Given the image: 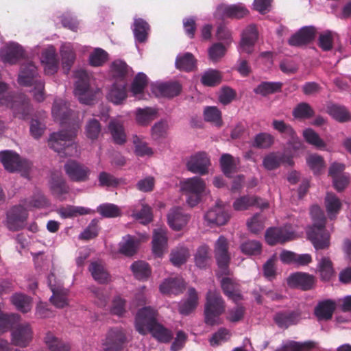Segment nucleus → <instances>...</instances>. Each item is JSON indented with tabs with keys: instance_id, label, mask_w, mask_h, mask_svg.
Instances as JSON below:
<instances>
[{
	"instance_id": "obj_1",
	"label": "nucleus",
	"mask_w": 351,
	"mask_h": 351,
	"mask_svg": "<svg viewBox=\"0 0 351 351\" xmlns=\"http://www.w3.org/2000/svg\"><path fill=\"white\" fill-rule=\"evenodd\" d=\"M51 114L56 122L61 125L68 124L71 129L69 131L62 130L53 133L49 140V147L61 156H73L77 155V145L73 143V141L80 128V124L72 121L70 118L71 112L67 103L61 98L55 99Z\"/></svg>"
},
{
	"instance_id": "obj_2",
	"label": "nucleus",
	"mask_w": 351,
	"mask_h": 351,
	"mask_svg": "<svg viewBox=\"0 0 351 351\" xmlns=\"http://www.w3.org/2000/svg\"><path fill=\"white\" fill-rule=\"evenodd\" d=\"M157 311L151 306L139 309L135 317L136 330L142 335L150 332L159 341L167 342L171 339L172 333L157 322Z\"/></svg>"
},
{
	"instance_id": "obj_3",
	"label": "nucleus",
	"mask_w": 351,
	"mask_h": 351,
	"mask_svg": "<svg viewBox=\"0 0 351 351\" xmlns=\"http://www.w3.org/2000/svg\"><path fill=\"white\" fill-rule=\"evenodd\" d=\"M47 205L48 202L41 193H35L29 199L25 200L22 206H15L8 212L7 216L8 228L13 231L20 230L25 225L27 217V209L43 208Z\"/></svg>"
},
{
	"instance_id": "obj_4",
	"label": "nucleus",
	"mask_w": 351,
	"mask_h": 351,
	"mask_svg": "<svg viewBox=\"0 0 351 351\" xmlns=\"http://www.w3.org/2000/svg\"><path fill=\"white\" fill-rule=\"evenodd\" d=\"M313 225L306 230L308 239L316 250L325 249L330 245V234L325 228L326 218L319 206H313L311 209Z\"/></svg>"
},
{
	"instance_id": "obj_5",
	"label": "nucleus",
	"mask_w": 351,
	"mask_h": 351,
	"mask_svg": "<svg viewBox=\"0 0 351 351\" xmlns=\"http://www.w3.org/2000/svg\"><path fill=\"white\" fill-rule=\"evenodd\" d=\"M18 82L21 86H34L31 91L37 101L40 102L45 99L44 84L37 79V69L32 62H27L22 64Z\"/></svg>"
},
{
	"instance_id": "obj_6",
	"label": "nucleus",
	"mask_w": 351,
	"mask_h": 351,
	"mask_svg": "<svg viewBox=\"0 0 351 351\" xmlns=\"http://www.w3.org/2000/svg\"><path fill=\"white\" fill-rule=\"evenodd\" d=\"M0 106L10 108L16 117L25 119L30 111L29 101L25 97H14L8 91L6 84L0 82Z\"/></svg>"
},
{
	"instance_id": "obj_7",
	"label": "nucleus",
	"mask_w": 351,
	"mask_h": 351,
	"mask_svg": "<svg viewBox=\"0 0 351 351\" xmlns=\"http://www.w3.org/2000/svg\"><path fill=\"white\" fill-rule=\"evenodd\" d=\"M206 299L205 323L210 326L222 324L223 320L220 316L225 311V304L219 293L216 291L210 290L206 294Z\"/></svg>"
},
{
	"instance_id": "obj_8",
	"label": "nucleus",
	"mask_w": 351,
	"mask_h": 351,
	"mask_svg": "<svg viewBox=\"0 0 351 351\" xmlns=\"http://www.w3.org/2000/svg\"><path fill=\"white\" fill-rule=\"evenodd\" d=\"M180 188L186 197V203L191 207L197 205L206 191L205 182L197 176L180 181Z\"/></svg>"
},
{
	"instance_id": "obj_9",
	"label": "nucleus",
	"mask_w": 351,
	"mask_h": 351,
	"mask_svg": "<svg viewBox=\"0 0 351 351\" xmlns=\"http://www.w3.org/2000/svg\"><path fill=\"white\" fill-rule=\"evenodd\" d=\"M77 79L74 90L75 95L79 101L84 104H92L97 98L99 90L90 86V76L84 70H79L75 73Z\"/></svg>"
},
{
	"instance_id": "obj_10",
	"label": "nucleus",
	"mask_w": 351,
	"mask_h": 351,
	"mask_svg": "<svg viewBox=\"0 0 351 351\" xmlns=\"http://www.w3.org/2000/svg\"><path fill=\"white\" fill-rule=\"evenodd\" d=\"M0 160L5 170L9 172L20 171L25 173L32 167L29 160L21 159L19 154L9 150L0 152Z\"/></svg>"
},
{
	"instance_id": "obj_11",
	"label": "nucleus",
	"mask_w": 351,
	"mask_h": 351,
	"mask_svg": "<svg viewBox=\"0 0 351 351\" xmlns=\"http://www.w3.org/2000/svg\"><path fill=\"white\" fill-rule=\"evenodd\" d=\"M124 330L121 328L110 329L102 339L99 351H117L126 341Z\"/></svg>"
},
{
	"instance_id": "obj_12",
	"label": "nucleus",
	"mask_w": 351,
	"mask_h": 351,
	"mask_svg": "<svg viewBox=\"0 0 351 351\" xmlns=\"http://www.w3.org/2000/svg\"><path fill=\"white\" fill-rule=\"evenodd\" d=\"M48 285L53 293L50 298L51 302L57 308H64L69 304L68 290L63 288L61 283L56 280L55 275L51 273L48 276Z\"/></svg>"
},
{
	"instance_id": "obj_13",
	"label": "nucleus",
	"mask_w": 351,
	"mask_h": 351,
	"mask_svg": "<svg viewBox=\"0 0 351 351\" xmlns=\"http://www.w3.org/2000/svg\"><path fill=\"white\" fill-rule=\"evenodd\" d=\"M215 254L221 272L228 275L229 274L228 266L230 255L228 252L227 239L223 236H220L215 244Z\"/></svg>"
},
{
	"instance_id": "obj_14",
	"label": "nucleus",
	"mask_w": 351,
	"mask_h": 351,
	"mask_svg": "<svg viewBox=\"0 0 351 351\" xmlns=\"http://www.w3.org/2000/svg\"><path fill=\"white\" fill-rule=\"evenodd\" d=\"M293 237L294 232L287 226L283 228H270L265 234V241L270 245L285 243Z\"/></svg>"
},
{
	"instance_id": "obj_15",
	"label": "nucleus",
	"mask_w": 351,
	"mask_h": 351,
	"mask_svg": "<svg viewBox=\"0 0 351 351\" xmlns=\"http://www.w3.org/2000/svg\"><path fill=\"white\" fill-rule=\"evenodd\" d=\"M148 239L149 234L147 233L139 234L138 236L126 235L119 243V252L125 256H132L136 252L139 244Z\"/></svg>"
},
{
	"instance_id": "obj_16",
	"label": "nucleus",
	"mask_w": 351,
	"mask_h": 351,
	"mask_svg": "<svg viewBox=\"0 0 351 351\" xmlns=\"http://www.w3.org/2000/svg\"><path fill=\"white\" fill-rule=\"evenodd\" d=\"M128 97L127 82H113L107 89L106 98L114 105L123 104Z\"/></svg>"
},
{
	"instance_id": "obj_17",
	"label": "nucleus",
	"mask_w": 351,
	"mask_h": 351,
	"mask_svg": "<svg viewBox=\"0 0 351 351\" xmlns=\"http://www.w3.org/2000/svg\"><path fill=\"white\" fill-rule=\"evenodd\" d=\"M210 165L208 155L204 152H199L189 158L186 167L188 170L193 173L205 175L208 171Z\"/></svg>"
},
{
	"instance_id": "obj_18",
	"label": "nucleus",
	"mask_w": 351,
	"mask_h": 351,
	"mask_svg": "<svg viewBox=\"0 0 351 351\" xmlns=\"http://www.w3.org/2000/svg\"><path fill=\"white\" fill-rule=\"evenodd\" d=\"M258 39V31L254 25L247 26L241 34L238 50L240 53L250 54L254 51V45Z\"/></svg>"
},
{
	"instance_id": "obj_19",
	"label": "nucleus",
	"mask_w": 351,
	"mask_h": 351,
	"mask_svg": "<svg viewBox=\"0 0 351 351\" xmlns=\"http://www.w3.org/2000/svg\"><path fill=\"white\" fill-rule=\"evenodd\" d=\"M230 215L224 206L217 204L211 208L205 215L204 219L208 225L223 226L229 220Z\"/></svg>"
},
{
	"instance_id": "obj_20",
	"label": "nucleus",
	"mask_w": 351,
	"mask_h": 351,
	"mask_svg": "<svg viewBox=\"0 0 351 351\" xmlns=\"http://www.w3.org/2000/svg\"><path fill=\"white\" fill-rule=\"evenodd\" d=\"M65 171L71 180L75 182H85L88 180L90 170L86 166L75 160L65 164Z\"/></svg>"
},
{
	"instance_id": "obj_21",
	"label": "nucleus",
	"mask_w": 351,
	"mask_h": 351,
	"mask_svg": "<svg viewBox=\"0 0 351 351\" xmlns=\"http://www.w3.org/2000/svg\"><path fill=\"white\" fill-rule=\"evenodd\" d=\"M167 228L158 227L154 230L152 244V252L157 257H162L167 249Z\"/></svg>"
},
{
	"instance_id": "obj_22",
	"label": "nucleus",
	"mask_w": 351,
	"mask_h": 351,
	"mask_svg": "<svg viewBox=\"0 0 351 351\" xmlns=\"http://www.w3.org/2000/svg\"><path fill=\"white\" fill-rule=\"evenodd\" d=\"M79 49L83 53H86L88 47H80L78 45L65 43L61 45L60 55L62 58V64L64 69L69 71L74 62L75 59V50Z\"/></svg>"
},
{
	"instance_id": "obj_23",
	"label": "nucleus",
	"mask_w": 351,
	"mask_h": 351,
	"mask_svg": "<svg viewBox=\"0 0 351 351\" xmlns=\"http://www.w3.org/2000/svg\"><path fill=\"white\" fill-rule=\"evenodd\" d=\"M182 86L178 82H156L152 84V91L157 97H173L181 91Z\"/></svg>"
},
{
	"instance_id": "obj_24",
	"label": "nucleus",
	"mask_w": 351,
	"mask_h": 351,
	"mask_svg": "<svg viewBox=\"0 0 351 351\" xmlns=\"http://www.w3.org/2000/svg\"><path fill=\"white\" fill-rule=\"evenodd\" d=\"M272 126L279 132L289 137L288 142L289 148L296 151L302 147V142L296 136L294 130L289 125H287L283 121L274 120L272 121Z\"/></svg>"
},
{
	"instance_id": "obj_25",
	"label": "nucleus",
	"mask_w": 351,
	"mask_h": 351,
	"mask_svg": "<svg viewBox=\"0 0 351 351\" xmlns=\"http://www.w3.org/2000/svg\"><path fill=\"white\" fill-rule=\"evenodd\" d=\"M40 61L47 75L54 74L58 71L59 66L55 47L50 45L45 49L42 53Z\"/></svg>"
},
{
	"instance_id": "obj_26",
	"label": "nucleus",
	"mask_w": 351,
	"mask_h": 351,
	"mask_svg": "<svg viewBox=\"0 0 351 351\" xmlns=\"http://www.w3.org/2000/svg\"><path fill=\"white\" fill-rule=\"evenodd\" d=\"M24 49L16 43L6 44L0 51V57L3 62L14 64L24 56Z\"/></svg>"
},
{
	"instance_id": "obj_27",
	"label": "nucleus",
	"mask_w": 351,
	"mask_h": 351,
	"mask_svg": "<svg viewBox=\"0 0 351 351\" xmlns=\"http://www.w3.org/2000/svg\"><path fill=\"white\" fill-rule=\"evenodd\" d=\"M315 282V277L306 273H295L287 279V283L290 287H298L303 290L311 289Z\"/></svg>"
},
{
	"instance_id": "obj_28",
	"label": "nucleus",
	"mask_w": 351,
	"mask_h": 351,
	"mask_svg": "<svg viewBox=\"0 0 351 351\" xmlns=\"http://www.w3.org/2000/svg\"><path fill=\"white\" fill-rule=\"evenodd\" d=\"M189 219V216L184 213L180 207L171 208L167 214L168 224L174 230H180L184 228Z\"/></svg>"
},
{
	"instance_id": "obj_29",
	"label": "nucleus",
	"mask_w": 351,
	"mask_h": 351,
	"mask_svg": "<svg viewBox=\"0 0 351 351\" xmlns=\"http://www.w3.org/2000/svg\"><path fill=\"white\" fill-rule=\"evenodd\" d=\"M254 205L263 209L268 206V203L254 196H242L237 198L234 201L232 206L235 210L242 211Z\"/></svg>"
},
{
	"instance_id": "obj_30",
	"label": "nucleus",
	"mask_w": 351,
	"mask_h": 351,
	"mask_svg": "<svg viewBox=\"0 0 351 351\" xmlns=\"http://www.w3.org/2000/svg\"><path fill=\"white\" fill-rule=\"evenodd\" d=\"M217 15L223 17L242 18L248 14V10L241 3L234 5H221L216 11Z\"/></svg>"
},
{
	"instance_id": "obj_31",
	"label": "nucleus",
	"mask_w": 351,
	"mask_h": 351,
	"mask_svg": "<svg viewBox=\"0 0 351 351\" xmlns=\"http://www.w3.org/2000/svg\"><path fill=\"white\" fill-rule=\"evenodd\" d=\"M315 33L316 30L313 26L302 27L289 38V43L292 46L305 45L314 38Z\"/></svg>"
},
{
	"instance_id": "obj_32",
	"label": "nucleus",
	"mask_w": 351,
	"mask_h": 351,
	"mask_svg": "<svg viewBox=\"0 0 351 351\" xmlns=\"http://www.w3.org/2000/svg\"><path fill=\"white\" fill-rule=\"evenodd\" d=\"M198 294L194 288L189 289L186 297L179 305V312L184 315L191 313L197 306Z\"/></svg>"
},
{
	"instance_id": "obj_33",
	"label": "nucleus",
	"mask_w": 351,
	"mask_h": 351,
	"mask_svg": "<svg viewBox=\"0 0 351 351\" xmlns=\"http://www.w3.org/2000/svg\"><path fill=\"white\" fill-rule=\"evenodd\" d=\"M114 141L117 144H123L126 141V134L123 127V122L119 118L110 121L108 126Z\"/></svg>"
},
{
	"instance_id": "obj_34",
	"label": "nucleus",
	"mask_w": 351,
	"mask_h": 351,
	"mask_svg": "<svg viewBox=\"0 0 351 351\" xmlns=\"http://www.w3.org/2000/svg\"><path fill=\"white\" fill-rule=\"evenodd\" d=\"M282 162H286L289 165L293 164V161L291 158H288L287 160H285L284 156L278 152L269 153L266 155L263 160V165L267 170L276 169Z\"/></svg>"
},
{
	"instance_id": "obj_35",
	"label": "nucleus",
	"mask_w": 351,
	"mask_h": 351,
	"mask_svg": "<svg viewBox=\"0 0 351 351\" xmlns=\"http://www.w3.org/2000/svg\"><path fill=\"white\" fill-rule=\"evenodd\" d=\"M184 281L180 278L165 279L160 285V291L163 294H178L184 287Z\"/></svg>"
},
{
	"instance_id": "obj_36",
	"label": "nucleus",
	"mask_w": 351,
	"mask_h": 351,
	"mask_svg": "<svg viewBox=\"0 0 351 351\" xmlns=\"http://www.w3.org/2000/svg\"><path fill=\"white\" fill-rule=\"evenodd\" d=\"M300 319V315L295 312L278 313L274 317L278 327L287 328L289 326L297 324Z\"/></svg>"
},
{
	"instance_id": "obj_37",
	"label": "nucleus",
	"mask_w": 351,
	"mask_h": 351,
	"mask_svg": "<svg viewBox=\"0 0 351 351\" xmlns=\"http://www.w3.org/2000/svg\"><path fill=\"white\" fill-rule=\"evenodd\" d=\"M335 303L330 300L322 301L315 308V315L319 320H327L332 317L335 309Z\"/></svg>"
},
{
	"instance_id": "obj_38",
	"label": "nucleus",
	"mask_w": 351,
	"mask_h": 351,
	"mask_svg": "<svg viewBox=\"0 0 351 351\" xmlns=\"http://www.w3.org/2000/svg\"><path fill=\"white\" fill-rule=\"evenodd\" d=\"M44 342L50 351H69V345L48 332L44 338Z\"/></svg>"
},
{
	"instance_id": "obj_39",
	"label": "nucleus",
	"mask_w": 351,
	"mask_h": 351,
	"mask_svg": "<svg viewBox=\"0 0 351 351\" xmlns=\"http://www.w3.org/2000/svg\"><path fill=\"white\" fill-rule=\"evenodd\" d=\"M325 206L330 219H335L341 208L340 199L333 193H328L325 197Z\"/></svg>"
},
{
	"instance_id": "obj_40",
	"label": "nucleus",
	"mask_w": 351,
	"mask_h": 351,
	"mask_svg": "<svg viewBox=\"0 0 351 351\" xmlns=\"http://www.w3.org/2000/svg\"><path fill=\"white\" fill-rule=\"evenodd\" d=\"M221 287L224 293L234 302H237L241 299L238 285L232 278L229 277L223 278L221 280Z\"/></svg>"
},
{
	"instance_id": "obj_41",
	"label": "nucleus",
	"mask_w": 351,
	"mask_h": 351,
	"mask_svg": "<svg viewBox=\"0 0 351 351\" xmlns=\"http://www.w3.org/2000/svg\"><path fill=\"white\" fill-rule=\"evenodd\" d=\"M317 269L323 280H329L335 274L332 263L328 257L317 258Z\"/></svg>"
},
{
	"instance_id": "obj_42",
	"label": "nucleus",
	"mask_w": 351,
	"mask_h": 351,
	"mask_svg": "<svg viewBox=\"0 0 351 351\" xmlns=\"http://www.w3.org/2000/svg\"><path fill=\"white\" fill-rule=\"evenodd\" d=\"M147 84V78L143 73H139L135 77L131 86L132 95L137 99H144V88Z\"/></svg>"
},
{
	"instance_id": "obj_43",
	"label": "nucleus",
	"mask_w": 351,
	"mask_h": 351,
	"mask_svg": "<svg viewBox=\"0 0 351 351\" xmlns=\"http://www.w3.org/2000/svg\"><path fill=\"white\" fill-rule=\"evenodd\" d=\"M239 160L230 154H224L221 156L220 165L223 173L228 177L237 171Z\"/></svg>"
},
{
	"instance_id": "obj_44",
	"label": "nucleus",
	"mask_w": 351,
	"mask_h": 351,
	"mask_svg": "<svg viewBox=\"0 0 351 351\" xmlns=\"http://www.w3.org/2000/svg\"><path fill=\"white\" fill-rule=\"evenodd\" d=\"M176 66L179 70L191 71L196 68V60L191 53H180L176 58Z\"/></svg>"
},
{
	"instance_id": "obj_45",
	"label": "nucleus",
	"mask_w": 351,
	"mask_h": 351,
	"mask_svg": "<svg viewBox=\"0 0 351 351\" xmlns=\"http://www.w3.org/2000/svg\"><path fill=\"white\" fill-rule=\"evenodd\" d=\"M158 111L156 108H138L135 111L136 121L138 124L145 125L157 117Z\"/></svg>"
},
{
	"instance_id": "obj_46",
	"label": "nucleus",
	"mask_w": 351,
	"mask_h": 351,
	"mask_svg": "<svg viewBox=\"0 0 351 351\" xmlns=\"http://www.w3.org/2000/svg\"><path fill=\"white\" fill-rule=\"evenodd\" d=\"M89 271L93 278L99 283H106L110 280V276L101 262H92Z\"/></svg>"
},
{
	"instance_id": "obj_47",
	"label": "nucleus",
	"mask_w": 351,
	"mask_h": 351,
	"mask_svg": "<svg viewBox=\"0 0 351 351\" xmlns=\"http://www.w3.org/2000/svg\"><path fill=\"white\" fill-rule=\"evenodd\" d=\"M149 26L141 19H136L134 22L133 32L137 42L143 43L147 40Z\"/></svg>"
},
{
	"instance_id": "obj_48",
	"label": "nucleus",
	"mask_w": 351,
	"mask_h": 351,
	"mask_svg": "<svg viewBox=\"0 0 351 351\" xmlns=\"http://www.w3.org/2000/svg\"><path fill=\"white\" fill-rule=\"evenodd\" d=\"M95 211L86 207L68 206L60 208L58 213L62 218L75 217L79 215L94 213Z\"/></svg>"
},
{
	"instance_id": "obj_49",
	"label": "nucleus",
	"mask_w": 351,
	"mask_h": 351,
	"mask_svg": "<svg viewBox=\"0 0 351 351\" xmlns=\"http://www.w3.org/2000/svg\"><path fill=\"white\" fill-rule=\"evenodd\" d=\"M128 68L127 64L121 61V60H115L114 61L110 69V77L115 80V82L119 81H125V76L128 73Z\"/></svg>"
},
{
	"instance_id": "obj_50",
	"label": "nucleus",
	"mask_w": 351,
	"mask_h": 351,
	"mask_svg": "<svg viewBox=\"0 0 351 351\" xmlns=\"http://www.w3.org/2000/svg\"><path fill=\"white\" fill-rule=\"evenodd\" d=\"M327 111L333 119L339 122L350 119V114L345 106L332 104L328 107Z\"/></svg>"
},
{
	"instance_id": "obj_51",
	"label": "nucleus",
	"mask_w": 351,
	"mask_h": 351,
	"mask_svg": "<svg viewBox=\"0 0 351 351\" xmlns=\"http://www.w3.org/2000/svg\"><path fill=\"white\" fill-rule=\"evenodd\" d=\"M315 347V343L313 341H306L300 343L294 341H287L282 345V347L276 351H302L303 350H309Z\"/></svg>"
},
{
	"instance_id": "obj_52",
	"label": "nucleus",
	"mask_w": 351,
	"mask_h": 351,
	"mask_svg": "<svg viewBox=\"0 0 351 351\" xmlns=\"http://www.w3.org/2000/svg\"><path fill=\"white\" fill-rule=\"evenodd\" d=\"M11 302L22 313H27L31 310L32 300L25 295L16 293L12 296Z\"/></svg>"
},
{
	"instance_id": "obj_53",
	"label": "nucleus",
	"mask_w": 351,
	"mask_h": 351,
	"mask_svg": "<svg viewBox=\"0 0 351 351\" xmlns=\"http://www.w3.org/2000/svg\"><path fill=\"white\" fill-rule=\"evenodd\" d=\"M303 137L305 141L319 149H326V143L319 137L313 130L307 128L303 131Z\"/></svg>"
},
{
	"instance_id": "obj_54",
	"label": "nucleus",
	"mask_w": 351,
	"mask_h": 351,
	"mask_svg": "<svg viewBox=\"0 0 351 351\" xmlns=\"http://www.w3.org/2000/svg\"><path fill=\"white\" fill-rule=\"evenodd\" d=\"M210 260L209 247L206 245H202L198 247L195 254V265L199 268H204Z\"/></svg>"
},
{
	"instance_id": "obj_55",
	"label": "nucleus",
	"mask_w": 351,
	"mask_h": 351,
	"mask_svg": "<svg viewBox=\"0 0 351 351\" xmlns=\"http://www.w3.org/2000/svg\"><path fill=\"white\" fill-rule=\"evenodd\" d=\"M221 73L215 69H208L202 75L201 82L206 86H214L219 84L221 81Z\"/></svg>"
},
{
	"instance_id": "obj_56",
	"label": "nucleus",
	"mask_w": 351,
	"mask_h": 351,
	"mask_svg": "<svg viewBox=\"0 0 351 351\" xmlns=\"http://www.w3.org/2000/svg\"><path fill=\"white\" fill-rule=\"evenodd\" d=\"M190 256L189 251L184 247H179L172 250L170 255V261L175 266H180L187 261Z\"/></svg>"
},
{
	"instance_id": "obj_57",
	"label": "nucleus",
	"mask_w": 351,
	"mask_h": 351,
	"mask_svg": "<svg viewBox=\"0 0 351 351\" xmlns=\"http://www.w3.org/2000/svg\"><path fill=\"white\" fill-rule=\"evenodd\" d=\"M132 142L134 145L135 154L138 156H150L154 154L152 149L148 147L141 136H133Z\"/></svg>"
},
{
	"instance_id": "obj_58",
	"label": "nucleus",
	"mask_w": 351,
	"mask_h": 351,
	"mask_svg": "<svg viewBox=\"0 0 351 351\" xmlns=\"http://www.w3.org/2000/svg\"><path fill=\"white\" fill-rule=\"evenodd\" d=\"M132 217L143 224H147L152 220L151 208L145 204H141V209L135 208Z\"/></svg>"
},
{
	"instance_id": "obj_59",
	"label": "nucleus",
	"mask_w": 351,
	"mask_h": 351,
	"mask_svg": "<svg viewBox=\"0 0 351 351\" xmlns=\"http://www.w3.org/2000/svg\"><path fill=\"white\" fill-rule=\"evenodd\" d=\"M231 332L226 328H220L209 339V343L211 346L216 347L228 341L231 337Z\"/></svg>"
},
{
	"instance_id": "obj_60",
	"label": "nucleus",
	"mask_w": 351,
	"mask_h": 351,
	"mask_svg": "<svg viewBox=\"0 0 351 351\" xmlns=\"http://www.w3.org/2000/svg\"><path fill=\"white\" fill-rule=\"evenodd\" d=\"M50 189L52 193L60 199H64V195L68 193V187L60 177L52 178L50 182Z\"/></svg>"
},
{
	"instance_id": "obj_61",
	"label": "nucleus",
	"mask_w": 351,
	"mask_h": 351,
	"mask_svg": "<svg viewBox=\"0 0 351 351\" xmlns=\"http://www.w3.org/2000/svg\"><path fill=\"white\" fill-rule=\"evenodd\" d=\"M282 84L280 82H261L255 89L254 92L263 96L274 93L281 89Z\"/></svg>"
},
{
	"instance_id": "obj_62",
	"label": "nucleus",
	"mask_w": 351,
	"mask_h": 351,
	"mask_svg": "<svg viewBox=\"0 0 351 351\" xmlns=\"http://www.w3.org/2000/svg\"><path fill=\"white\" fill-rule=\"evenodd\" d=\"M97 211L104 217H117L121 215V208L113 204L106 203L99 205Z\"/></svg>"
},
{
	"instance_id": "obj_63",
	"label": "nucleus",
	"mask_w": 351,
	"mask_h": 351,
	"mask_svg": "<svg viewBox=\"0 0 351 351\" xmlns=\"http://www.w3.org/2000/svg\"><path fill=\"white\" fill-rule=\"evenodd\" d=\"M306 160L308 167L315 174L320 173L325 169L324 158L318 154H310Z\"/></svg>"
},
{
	"instance_id": "obj_64",
	"label": "nucleus",
	"mask_w": 351,
	"mask_h": 351,
	"mask_svg": "<svg viewBox=\"0 0 351 351\" xmlns=\"http://www.w3.org/2000/svg\"><path fill=\"white\" fill-rule=\"evenodd\" d=\"M131 269L134 276L139 280H144L150 275L148 264L144 261H136L131 265Z\"/></svg>"
}]
</instances>
